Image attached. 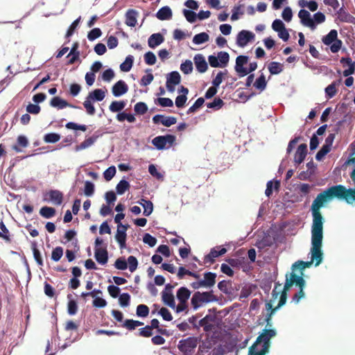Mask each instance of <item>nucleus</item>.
<instances>
[{
	"label": "nucleus",
	"mask_w": 355,
	"mask_h": 355,
	"mask_svg": "<svg viewBox=\"0 0 355 355\" xmlns=\"http://www.w3.org/2000/svg\"><path fill=\"white\" fill-rule=\"evenodd\" d=\"M302 275V272H301V275H297L294 272L286 275V281L283 291H282L280 295L278 305L276 307L272 308V305L270 302H267L266 304V308L268 311L265 318V321L267 323L266 326H272L271 320L272 315L278 309H279L282 306L285 304L287 299V292L290 290V288L293 284H295L296 286H299L300 291L293 296V302H294L295 304H297L300 301V300L304 297L305 294L303 289L305 286L306 282L303 279Z\"/></svg>",
	"instance_id": "obj_1"
},
{
	"label": "nucleus",
	"mask_w": 355,
	"mask_h": 355,
	"mask_svg": "<svg viewBox=\"0 0 355 355\" xmlns=\"http://www.w3.org/2000/svg\"><path fill=\"white\" fill-rule=\"evenodd\" d=\"M275 329H263L257 338L254 343L249 348L248 355H266L269 352L270 339L276 336Z\"/></svg>",
	"instance_id": "obj_2"
},
{
	"label": "nucleus",
	"mask_w": 355,
	"mask_h": 355,
	"mask_svg": "<svg viewBox=\"0 0 355 355\" xmlns=\"http://www.w3.org/2000/svg\"><path fill=\"white\" fill-rule=\"evenodd\" d=\"M298 17L301 24L311 30L315 29L317 24L324 22L326 19L325 15L321 12L315 13L313 17L311 18L310 12L305 9H301L299 11Z\"/></svg>",
	"instance_id": "obj_3"
},
{
	"label": "nucleus",
	"mask_w": 355,
	"mask_h": 355,
	"mask_svg": "<svg viewBox=\"0 0 355 355\" xmlns=\"http://www.w3.org/2000/svg\"><path fill=\"white\" fill-rule=\"evenodd\" d=\"M216 300L212 292H196L191 300V304L194 310H197L203 304L213 302Z\"/></svg>",
	"instance_id": "obj_4"
},
{
	"label": "nucleus",
	"mask_w": 355,
	"mask_h": 355,
	"mask_svg": "<svg viewBox=\"0 0 355 355\" xmlns=\"http://www.w3.org/2000/svg\"><path fill=\"white\" fill-rule=\"evenodd\" d=\"M322 42L325 45H331L330 49L332 53H337L342 46V41L338 39V33L336 30H331L330 32L323 37Z\"/></svg>",
	"instance_id": "obj_5"
},
{
	"label": "nucleus",
	"mask_w": 355,
	"mask_h": 355,
	"mask_svg": "<svg viewBox=\"0 0 355 355\" xmlns=\"http://www.w3.org/2000/svg\"><path fill=\"white\" fill-rule=\"evenodd\" d=\"M176 140L175 136L173 135H166L157 136L152 140V144L158 150L168 148L172 146Z\"/></svg>",
	"instance_id": "obj_6"
},
{
	"label": "nucleus",
	"mask_w": 355,
	"mask_h": 355,
	"mask_svg": "<svg viewBox=\"0 0 355 355\" xmlns=\"http://www.w3.org/2000/svg\"><path fill=\"white\" fill-rule=\"evenodd\" d=\"M197 343L198 342L196 338L189 337L180 340L178 347L185 355H189L196 347Z\"/></svg>",
	"instance_id": "obj_7"
},
{
	"label": "nucleus",
	"mask_w": 355,
	"mask_h": 355,
	"mask_svg": "<svg viewBox=\"0 0 355 355\" xmlns=\"http://www.w3.org/2000/svg\"><path fill=\"white\" fill-rule=\"evenodd\" d=\"M63 199L62 192L56 189H51L44 195V201L51 202L55 205H60Z\"/></svg>",
	"instance_id": "obj_8"
},
{
	"label": "nucleus",
	"mask_w": 355,
	"mask_h": 355,
	"mask_svg": "<svg viewBox=\"0 0 355 355\" xmlns=\"http://www.w3.org/2000/svg\"><path fill=\"white\" fill-rule=\"evenodd\" d=\"M227 252V249L223 246H216L211 249L210 252L204 258V263L212 264L215 261V259L223 255Z\"/></svg>",
	"instance_id": "obj_9"
},
{
	"label": "nucleus",
	"mask_w": 355,
	"mask_h": 355,
	"mask_svg": "<svg viewBox=\"0 0 355 355\" xmlns=\"http://www.w3.org/2000/svg\"><path fill=\"white\" fill-rule=\"evenodd\" d=\"M216 317L211 315H207L199 321V325L202 327L205 331L210 332L214 329V322Z\"/></svg>",
	"instance_id": "obj_10"
},
{
	"label": "nucleus",
	"mask_w": 355,
	"mask_h": 355,
	"mask_svg": "<svg viewBox=\"0 0 355 355\" xmlns=\"http://www.w3.org/2000/svg\"><path fill=\"white\" fill-rule=\"evenodd\" d=\"M128 91V86L125 81L120 80L117 81L112 88V92L116 97L121 96Z\"/></svg>",
	"instance_id": "obj_11"
},
{
	"label": "nucleus",
	"mask_w": 355,
	"mask_h": 355,
	"mask_svg": "<svg viewBox=\"0 0 355 355\" xmlns=\"http://www.w3.org/2000/svg\"><path fill=\"white\" fill-rule=\"evenodd\" d=\"M50 105L51 106L53 107H57L58 109H63L67 107H70L73 108H80L78 106L73 105L69 103L67 101L58 96L53 97L50 101Z\"/></svg>",
	"instance_id": "obj_12"
},
{
	"label": "nucleus",
	"mask_w": 355,
	"mask_h": 355,
	"mask_svg": "<svg viewBox=\"0 0 355 355\" xmlns=\"http://www.w3.org/2000/svg\"><path fill=\"white\" fill-rule=\"evenodd\" d=\"M307 154V146L306 144H300L295 154L294 161L295 163L300 164H301L305 159V157Z\"/></svg>",
	"instance_id": "obj_13"
},
{
	"label": "nucleus",
	"mask_w": 355,
	"mask_h": 355,
	"mask_svg": "<svg viewBox=\"0 0 355 355\" xmlns=\"http://www.w3.org/2000/svg\"><path fill=\"white\" fill-rule=\"evenodd\" d=\"M193 60L196 69L200 73H204L207 71L208 68L207 63L202 54L196 55L194 56Z\"/></svg>",
	"instance_id": "obj_14"
},
{
	"label": "nucleus",
	"mask_w": 355,
	"mask_h": 355,
	"mask_svg": "<svg viewBox=\"0 0 355 355\" xmlns=\"http://www.w3.org/2000/svg\"><path fill=\"white\" fill-rule=\"evenodd\" d=\"M138 12L134 9H129L125 13V24L135 27L137 22Z\"/></svg>",
	"instance_id": "obj_15"
},
{
	"label": "nucleus",
	"mask_w": 355,
	"mask_h": 355,
	"mask_svg": "<svg viewBox=\"0 0 355 355\" xmlns=\"http://www.w3.org/2000/svg\"><path fill=\"white\" fill-rule=\"evenodd\" d=\"M337 19L341 22L355 24V17L341 8L337 12Z\"/></svg>",
	"instance_id": "obj_16"
},
{
	"label": "nucleus",
	"mask_w": 355,
	"mask_h": 355,
	"mask_svg": "<svg viewBox=\"0 0 355 355\" xmlns=\"http://www.w3.org/2000/svg\"><path fill=\"white\" fill-rule=\"evenodd\" d=\"M95 258L100 264H105L108 260V253L106 248H95Z\"/></svg>",
	"instance_id": "obj_17"
},
{
	"label": "nucleus",
	"mask_w": 355,
	"mask_h": 355,
	"mask_svg": "<svg viewBox=\"0 0 355 355\" xmlns=\"http://www.w3.org/2000/svg\"><path fill=\"white\" fill-rule=\"evenodd\" d=\"M172 15L171 9L167 6L161 8L156 13V17L162 21L171 19Z\"/></svg>",
	"instance_id": "obj_18"
},
{
	"label": "nucleus",
	"mask_w": 355,
	"mask_h": 355,
	"mask_svg": "<svg viewBox=\"0 0 355 355\" xmlns=\"http://www.w3.org/2000/svg\"><path fill=\"white\" fill-rule=\"evenodd\" d=\"M164 40V36L160 33L152 34L148 40V44L150 48H155L161 44Z\"/></svg>",
	"instance_id": "obj_19"
},
{
	"label": "nucleus",
	"mask_w": 355,
	"mask_h": 355,
	"mask_svg": "<svg viewBox=\"0 0 355 355\" xmlns=\"http://www.w3.org/2000/svg\"><path fill=\"white\" fill-rule=\"evenodd\" d=\"M162 299L164 304L168 306L172 309L175 307V302L173 294L172 292L162 291Z\"/></svg>",
	"instance_id": "obj_20"
},
{
	"label": "nucleus",
	"mask_w": 355,
	"mask_h": 355,
	"mask_svg": "<svg viewBox=\"0 0 355 355\" xmlns=\"http://www.w3.org/2000/svg\"><path fill=\"white\" fill-rule=\"evenodd\" d=\"M311 257H313L311 251ZM313 261H315V266H318L321 263V262H320L319 264L316 265V260L313 259V258H311V261H297L295 262L292 266V269L293 270H295L296 269H300L301 271H302L306 268L310 267Z\"/></svg>",
	"instance_id": "obj_21"
},
{
	"label": "nucleus",
	"mask_w": 355,
	"mask_h": 355,
	"mask_svg": "<svg viewBox=\"0 0 355 355\" xmlns=\"http://www.w3.org/2000/svg\"><path fill=\"white\" fill-rule=\"evenodd\" d=\"M216 274L211 272L204 273V279L202 282L206 288H210L216 284Z\"/></svg>",
	"instance_id": "obj_22"
},
{
	"label": "nucleus",
	"mask_w": 355,
	"mask_h": 355,
	"mask_svg": "<svg viewBox=\"0 0 355 355\" xmlns=\"http://www.w3.org/2000/svg\"><path fill=\"white\" fill-rule=\"evenodd\" d=\"M137 202L144 207L143 214L144 216H148L152 214L153 211V204L150 200L141 198Z\"/></svg>",
	"instance_id": "obj_23"
},
{
	"label": "nucleus",
	"mask_w": 355,
	"mask_h": 355,
	"mask_svg": "<svg viewBox=\"0 0 355 355\" xmlns=\"http://www.w3.org/2000/svg\"><path fill=\"white\" fill-rule=\"evenodd\" d=\"M268 69L271 75H277L283 71L284 64L278 62H271L268 65Z\"/></svg>",
	"instance_id": "obj_24"
},
{
	"label": "nucleus",
	"mask_w": 355,
	"mask_h": 355,
	"mask_svg": "<svg viewBox=\"0 0 355 355\" xmlns=\"http://www.w3.org/2000/svg\"><path fill=\"white\" fill-rule=\"evenodd\" d=\"M126 232L121 231V229L117 228L115 239L121 249H124L126 247Z\"/></svg>",
	"instance_id": "obj_25"
},
{
	"label": "nucleus",
	"mask_w": 355,
	"mask_h": 355,
	"mask_svg": "<svg viewBox=\"0 0 355 355\" xmlns=\"http://www.w3.org/2000/svg\"><path fill=\"white\" fill-rule=\"evenodd\" d=\"M191 295V291L186 287H180L176 293L179 302H187Z\"/></svg>",
	"instance_id": "obj_26"
},
{
	"label": "nucleus",
	"mask_w": 355,
	"mask_h": 355,
	"mask_svg": "<svg viewBox=\"0 0 355 355\" xmlns=\"http://www.w3.org/2000/svg\"><path fill=\"white\" fill-rule=\"evenodd\" d=\"M340 83V80L334 81L325 88V94L328 98H331L336 94L338 92L336 87L338 86Z\"/></svg>",
	"instance_id": "obj_27"
},
{
	"label": "nucleus",
	"mask_w": 355,
	"mask_h": 355,
	"mask_svg": "<svg viewBox=\"0 0 355 355\" xmlns=\"http://www.w3.org/2000/svg\"><path fill=\"white\" fill-rule=\"evenodd\" d=\"M28 145V141L27 138L24 135H20L17 137V144L12 146V149L17 153L22 151L21 148H26Z\"/></svg>",
	"instance_id": "obj_28"
},
{
	"label": "nucleus",
	"mask_w": 355,
	"mask_h": 355,
	"mask_svg": "<svg viewBox=\"0 0 355 355\" xmlns=\"http://www.w3.org/2000/svg\"><path fill=\"white\" fill-rule=\"evenodd\" d=\"M105 96V92L101 89H96L93 92H89L87 97L93 101H101L104 99Z\"/></svg>",
	"instance_id": "obj_29"
},
{
	"label": "nucleus",
	"mask_w": 355,
	"mask_h": 355,
	"mask_svg": "<svg viewBox=\"0 0 355 355\" xmlns=\"http://www.w3.org/2000/svg\"><path fill=\"white\" fill-rule=\"evenodd\" d=\"M235 70L240 77L244 76V55L236 58Z\"/></svg>",
	"instance_id": "obj_30"
},
{
	"label": "nucleus",
	"mask_w": 355,
	"mask_h": 355,
	"mask_svg": "<svg viewBox=\"0 0 355 355\" xmlns=\"http://www.w3.org/2000/svg\"><path fill=\"white\" fill-rule=\"evenodd\" d=\"M350 149L351 152L349 153V159L347 162L349 164H355V141L350 145ZM351 178L355 184V169L352 173Z\"/></svg>",
	"instance_id": "obj_31"
},
{
	"label": "nucleus",
	"mask_w": 355,
	"mask_h": 355,
	"mask_svg": "<svg viewBox=\"0 0 355 355\" xmlns=\"http://www.w3.org/2000/svg\"><path fill=\"white\" fill-rule=\"evenodd\" d=\"M56 211L53 207L44 206L40 209V214L45 218H51L55 215Z\"/></svg>",
	"instance_id": "obj_32"
},
{
	"label": "nucleus",
	"mask_w": 355,
	"mask_h": 355,
	"mask_svg": "<svg viewBox=\"0 0 355 355\" xmlns=\"http://www.w3.org/2000/svg\"><path fill=\"white\" fill-rule=\"evenodd\" d=\"M134 62V57L131 55H128L125 58V61L121 64L120 69L122 71L128 72L129 71L133 64Z\"/></svg>",
	"instance_id": "obj_33"
},
{
	"label": "nucleus",
	"mask_w": 355,
	"mask_h": 355,
	"mask_svg": "<svg viewBox=\"0 0 355 355\" xmlns=\"http://www.w3.org/2000/svg\"><path fill=\"white\" fill-rule=\"evenodd\" d=\"M144 323L138 320H134L132 319H126L123 324V327L126 328L128 330H134L136 327L143 325Z\"/></svg>",
	"instance_id": "obj_34"
},
{
	"label": "nucleus",
	"mask_w": 355,
	"mask_h": 355,
	"mask_svg": "<svg viewBox=\"0 0 355 355\" xmlns=\"http://www.w3.org/2000/svg\"><path fill=\"white\" fill-rule=\"evenodd\" d=\"M98 136L93 135L89 138L85 139L79 146H77V150L85 149L94 144L98 139Z\"/></svg>",
	"instance_id": "obj_35"
},
{
	"label": "nucleus",
	"mask_w": 355,
	"mask_h": 355,
	"mask_svg": "<svg viewBox=\"0 0 355 355\" xmlns=\"http://www.w3.org/2000/svg\"><path fill=\"white\" fill-rule=\"evenodd\" d=\"M125 103L123 101H114L111 103L109 109L112 112H119L124 109Z\"/></svg>",
	"instance_id": "obj_36"
},
{
	"label": "nucleus",
	"mask_w": 355,
	"mask_h": 355,
	"mask_svg": "<svg viewBox=\"0 0 355 355\" xmlns=\"http://www.w3.org/2000/svg\"><path fill=\"white\" fill-rule=\"evenodd\" d=\"M0 229L1 230V232H0V237L6 242L10 243L11 239L10 232L2 220L0 222Z\"/></svg>",
	"instance_id": "obj_37"
},
{
	"label": "nucleus",
	"mask_w": 355,
	"mask_h": 355,
	"mask_svg": "<svg viewBox=\"0 0 355 355\" xmlns=\"http://www.w3.org/2000/svg\"><path fill=\"white\" fill-rule=\"evenodd\" d=\"M181 81V76L178 71H172L167 76L166 82L173 85H179Z\"/></svg>",
	"instance_id": "obj_38"
},
{
	"label": "nucleus",
	"mask_w": 355,
	"mask_h": 355,
	"mask_svg": "<svg viewBox=\"0 0 355 355\" xmlns=\"http://www.w3.org/2000/svg\"><path fill=\"white\" fill-rule=\"evenodd\" d=\"M209 36L207 33L202 32L196 34L193 38V42L196 44H200L208 42Z\"/></svg>",
	"instance_id": "obj_39"
},
{
	"label": "nucleus",
	"mask_w": 355,
	"mask_h": 355,
	"mask_svg": "<svg viewBox=\"0 0 355 355\" xmlns=\"http://www.w3.org/2000/svg\"><path fill=\"white\" fill-rule=\"evenodd\" d=\"M130 185L128 181L121 180L116 187V193L122 195L130 189Z\"/></svg>",
	"instance_id": "obj_40"
},
{
	"label": "nucleus",
	"mask_w": 355,
	"mask_h": 355,
	"mask_svg": "<svg viewBox=\"0 0 355 355\" xmlns=\"http://www.w3.org/2000/svg\"><path fill=\"white\" fill-rule=\"evenodd\" d=\"M267 83L264 75L262 73L254 83V87L259 91H263L266 87Z\"/></svg>",
	"instance_id": "obj_41"
},
{
	"label": "nucleus",
	"mask_w": 355,
	"mask_h": 355,
	"mask_svg": "<svg viewBox=\"0 0 355 355\" xmlns=\"http://www.w3.org/2000/svg\"><path fill=\"white\" fill-rule=\"evenodd\" d=\"M60 139V135L58 133L51 132L46 134L44 137V141L46 143L54 144Z\"/></svg>",
	"instance_id": "obj_42"
},
{
	"label": "nucleus",
	"mask_w": 355,
	"mask_h": 355,
	"mask_svg": "<svg viewBox=\"0 0 355 355\" xmlns=\"http://www.w3.org/2000/svg\"><path fill=\"white\" fill-rule=\"evenodd\" d=\"M134 110L136 112V114H144L148 111V106L144 102H139L137 103L134 106Z\"/></svg>",
	"instance_id": "obj_43"
},
{
	"label": "nucleus",
	"mask_w": 355,
	"mask_h": 355,
	"mask_svg": "<svg viewBox=\"0 0 355 355\" xmlns=\"http://www.w3.org/2000/svg\"><path fill=\"white\" fill-rule=\"evenodd\" d=\"M136 313L139 317L145 318L149 313V308L147 305L139 304L137 307Z\"/></svg>",
	"instance_id": "obj_44"
},
{
	"label": "nucleus",
	"mask_w": 355,
	"mask_h": 355,
	"mask_svg": "<svg viewBox=\"0 0 355 355\" xmlns=\"http://www.w3.org/2000/svg\"><path fill=\"white\" fill-rule=\"evenodd\" d=\"M92 100H90L87 96L85 101L83 103L84 107L85 108L87 112L89 115H94L95 114L96 110L94 106L92 103Z\"/></svg>",
	"instance_id": "obj_45"
},
{
	"label": "nucleus",
	"mask_w": 355,
	"mask_h": 355,
	"mask_svg": "<svg viewBox=\"0 0 355 355\" xmlns=\"http://www.w3.org/2000/svg\"><path fill=\"white\" fill-rule=\"evenodd\" d=\"M224 105L223 101L220 98H216L211 103H207V107L208 108H213L215 110H219Z\"/></svg>",
	"instance_id": "obj_46"
},
{
	"label": "nucleus",
	"mask_w": 355,
	"mask_h": 355,
	"mask_svg": "<svg viewBox=\"0 0 355 355\" xmlns=\"http://www.w3.org/2000/svg\"><path fill=\"white\" fill-rule=\"evenodd\" d=\"M180 69L184 74H189L193 71V64L191 60H186L180 65Z\"/></svg>",
	"instance_id": "obj_47"
},
{
	"label": "nucleus",
	"mask_w": 355,
	"mask_h": 355,
	"mask_svg": "<svg viewBox=\"0 0 355 355\" xmlns=\"http://www.w3.org/2000/svg\"><path fill=\"white\" fill-rule=\"evenodd\" d=\"M183 14L187 20L190 23H193L196 21L197 14L190 10L184 9Z\"/></svg>",
	"instance_id": "obj_48"
},
{
	"label": "nucleus",
	"mask_w": 355,
	"mask_h": 355,
	"mask_svg": "<svg viewBox=\"0 0 355 355\" xmlns=\"http://www.w3.org/2000/svg\"><path fill=\"white\" fill-rule=\"evenodd\" d=\"M205 103V99L202 97L198 98L192 106H191L187 110V114L195 112L198 108H200Z\"/></svg>",
	"instance_id": "obj_49"
},
{
	"label": "nucleus",
	"mask_w": 355,
	"mask_h": 355,
	"mask_svg": "<svg viewBox=\"0 0 355 355\" xmlns=\"http://www.w3.org/2000/svg\"><path fill=\"white\" fill-rule=\"evenodd\" d=\"M84 193L87 196H92L94 193V184L92 182H85Z\"/></svg>",
	"instance_id": "obj_50"
},
{
	"label": "nucleus",
	"mask_w": 355,
	"mask_h": 355,
	"mask_svg": "<svg viewBox=\"0 0 355 355\" xmlns=\"http://www.w3.org/2000/svg\"><path fill=\"white\" fill-rule=\"evenodd\" d=\"M32 249H33V257H34L35 261L37 262V263L39 266H43V260L42 259L40 252L37 248L35 244L33 245Z\"/></svg>",
	"instance_id": "obj_51"
},
{
	"label": "nucleus",
	"mask_w": 355,
	"mask_h": 355,
	"mask_svg": "<svg viewBox=\"0 0 355 355\" xmlns=\"http://www.w3.org/2000/svg\"><path fill=\"white\" fill-rule=\"evenodd\" d=\"M63 255V249L62 247H56L51 253V259L54 261H58Z\"/></svg>",
	"instance_id": "obj_52"
},
{
	"label": "nucleus",
	"mask_w": 355,
	"mask_h": 355,
	"mask_svg": "<svg viewBox=\"0 0 355 355\" xmlns=\"http://www.w3.org/2000/svg\"><path fill=\"white\" fill-rule=\"evenodd\" d=\"M130 295L127 293H122L119 298V304L123 307H126L130 304Z\"/></svg>",
	"instance_id": "obj_53"
},
{
	"label": "nucleus",
	"mask_w": 355,
	"mask_h": 355,
	"mask_svg": "<svg viewBox=\"0 0 355 355\" xmlns=\"http://www.w3.org/2000/svg\"><path fill=\"white\" fill-rule=\"evenodd\" d=\"M126 261L128 263V267L130 272H132L136 270L138 266V261L135 257L130 256Z\"/></svg>",
	"instance_id": "obj_54"
},
{
	"label": "nucleus",
	"mask_w": 355,
	"mask_h": 355,
	"mask_svg": "<svg viewBox=\"0 0 355 355\" xmlns=\"http://www.w3.org/2000/svg\"><path fill=\"white\" fill-rule=\"evenodd\" d=\"M101 34L102 32L100 28H94L88 33L87 38L89 40L93 41L99 37Z\"/></svg>",
	"instance_id": "obj_55"
},
{
	"label": "nucleus",
	"mask_w": 355,
	"mask_h": 355,
	"mask_svg": "<svg viewBox=\"0 0 355 355\" xmlns=\"http://www.w3.org/2000/svg\"><path fill=\"white\" fill-rule=\"evenodd\" d=\"M116 174V168L114 166H110L103 173L104 178L107 181L111 180Z\"/></svg>",
	"instance_id": "obj_56"
},
{
	"label": "nucleus",
	"mask_w": 355,
	"mask_h": 355,
	"mask_svg": "<svg viewBox=\"0 0 355 355\" xmlns=\"http://www.w3.org/2000/svg\"><path fill=\"white\" fill-rule=\"evenodd\" d=\"M78 311V305L75 300H71L67 304V311L71 315H75Z\"/></svg>",
	"instance_id": "obj_57"
},
{
	"label": "nucleus",
	"mask_w": 355,
	"mask_h": 355,
	"mask_svg": "<svg viewBox=\"0 0 355 355\" xmlns=\"http://www.w3.org/2000/svg\"><path fill=\"white\" fill-rule=\"evenodd\" d=\"M156 60V56L153 52L148 51L145 53L144 61L147 64L153 65L155 64Z\"/></svg>",
	"instance_id": "obj_58"
},
{
	"label": "nucleus",
	"mask_w": 355,
	"mask_h": 355,
	"mask_svg": "<svg viewBox=\"0 0 355 355\" xmlns=\"http://www.w3.org/2000/svg\"><path fill=\"white\" fill-rule=\"evenodd\" d=\"M143 241L144 243L148 244L149 246L153 247L157 243V239L150 234L146 233L144 235Z\"/></svg>",
	"instance_id": "obj_59"
},
{
	"label": "nucleus",
	"mask_w": 355,
	"mask_h": 355,
	"mask_svg": "<svg viewBox=\"0 0 355 355\" xmlns=\"http://www.w3.org/2000/svg\"><path fill=\"white\" fill-rule=\"evenodd\" d=\"M65 127L67 129L70 130H79L83 132L87 130V125H78L73 122H69L65 125Z\"/></svg>",
	"instance_id": "obj_60"
},
{
	"label": "nucleus",
	"mask_w": 355,
	"mask_h": 355,
	"mask_svg": "<svg viewBox=\"0 0 355 355\" xmlns=\"http://www.w3.org/2000/svg\"><path fill=\"white\" fill-rule=\"evenodd\" d=\"M114 266L118 270H125L128 268V263L124 258H119L114 263Z\"/></svg>",
	"instance_id": "obj_61"
},
{
	"label": "nucleus",
	"mask_w": 355,
	"mask_h": 355,
	"mask_svg": "<svg viewBox=\"0 0 355 355\" xmlns=\"http://www.w3.org/2000/svg\"><path fill=\"white\" fill-rule=\"evenodd\" d=\"M157 103L162 107H173V102L169 98H158Z\"/></svg>",
	"instance_id": "obj_62"
},
{
	"label": "nucleus",
	"mask_w": 355,
	"mask_h": 355,
	"mask_svg": "<svg viewBox=\"0 0 355 355\" xmlns=\"http://www.w3.org/2000/svg\"><path fill=\"white\" fill-rule=\"evenodd\" d=\"M159 313L162 315V318L166 321H171L173 317L170 311L165 307H162L159 311Z\"/></svg>",
	"instance_id": "obj_63"
},
{
	"label": "nucleus",
	"mask_w": 355,
	"mask_h": 355,
	"mask_svg": "<svg viewBox=\"0 0 355 355\" xmlns=\"http://www.w3.org/2000/svg\"><path fill=\"white\" fill-rule=\"evenodd\" d=\"M282 17L286 21H291L293 17L291 8L290 7H286L282 12Z\"/></svg>",
	"instance_id": "obj_64"
}]
</instances>
